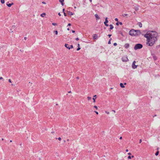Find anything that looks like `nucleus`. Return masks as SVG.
I'll return each mask as SVG.
<instances>
[{"label":"nucleus","instance_id":"obj_22","mask_svg":"<svg viewBox=\"0 0 160 160\" xmlns=\"http://www.w3.org/2000/svg\"><path fill=\"white\" fill-rule=\"evenodd\" d=\"M46 15V13H43L41 14L40 16L41 17H44V15Z\"/></svg>","mask_w":160,"mask_h":160},{"label":"nucleus","instance_id":"obj_11","mask_svg":"<svg viewBox=\"0 0 160 160\" xmlns=\"http://www.w3.org/2000/svg\"><path fill=\"white\" fill-rule=\"evenodd\" d=\"M68 14L70 16H72L73 15V13L72 12H71L69 11H68Z\"/></svg>","mask_w":160,"mask_h":160},{"label":"nucleus","instance_id":"obj_33","mask_svg":"<svg viewBox=\"0 0 160 160\" xmlns=\"http://www.w3.org/2000/svg\"><path fill=\"white\" fill-rule=\"evenodd\" d=\"M115 21H117V22H118V19L117 18H115Z\"/></svg>","mask_w":160,"mask_h":160},{"label":"nucleus","instance_id":"obj_52","mask_svg":"<svg viewBox=\"0 0 160 160\" xmlns=\"http://www.w3.org/2000/svg\"><path fill=\"white\" fill-rule=\"evenodd\" d=\"M78 47H80V44H78Z\"/></svg>","mask_w":160,"mask_h":160},{"label":"nucleus","instance_id":"obj_13","mask_svg":"<svg viewBox=\"0 0 160 160\" xmlns=\"http://www.w3.org/2000/svg\"><path fill=\"white\" fill-rule=\"evenodd\" d=\"M138 7H139L138 5H137V6H135L134 8L136 11H137L138 10V9H139Z\"/></svg>","mask_w":160,"mask_h":160},{"label":"nucleus","instance_id":"obj_24","mask_svg":"<svg viewBox=\"0 0 160 160\" xmlns=\"http://www.w3.org/2000/svg\"><path fill=\"white\" fill-rule=\"evenodd\" d=\"M1 2L3 4L5 2L4 0H1Z\"/></svg>","mask_w":160,"mask_h":160},{"label":"nucleus","instance_id":"obj_14","mask_svg":"<svg viewBox=\"0 0 160 160\" xmlns=\"http://www.w3.org/2000/svg\"><path fill=\"white\" fill-rule=\"evenodd\" d=\"M136 33H138V35L140 34H141V32L139 30H136Z\"/></svg>","mask_w":160,"mask_h":160},{"label":"nucleus","instance_id":"obj_27","mask_svg":"<svg viewBox=\"0 0 160 160\" xmlns=\"http://www.w3.org/2000/svg\"><path fill=\"white\" fill-rule=\"evenodd\" d=\"M52 24L54 26H56V25H57V23H52Z\"/></svg>","mask_w":160,"mask_h":160},{"label":"nucleus","instance_id":"obj_9","mask_svg":"<svg viewBox=\"0 0 160 160\" xmlns=\"http://www.w3.org/2000/svg\"><path fill=\"white\" fill-rule=\"evenodd\" d=\"M95 17L96 18V19L97 20H98L100 19V18L98 16V15L97 14H96L95 15Z\"/></svg>","mask_w":160,"mask_h":160},{"label":"nucleus","instance_id":"obj_17","mask_svg":"<svg viewBox=\"0 0 160 160\" xmlns=\"http://www.w3.org/2000/svg\"><path fill=\"white\" fill-rule=\"evenodd\" d=\"M134 157V156L133 155H132L131 156H129L128 157V159H131V158H133Z\"/></svg>","mask_w":160,"mask_h":160},{"label":"nucleus","instance_id":"obj_50","mask_svg":"<svg viewBox=\"0 0 160 160\" xmlns=\"http://www.w3.org/2000/svg\"><path fill=\"white\" fill-rule=\"evenodd\" d=\"M128 154L130 155H131V153L130 152H129L128 153Z\"/></svg>","mask_w":160,"mask_h":160},{"label":"nucleus","instance_id":"obj_32","mask_svg":"<svg viewBox=\"0 0 160 160\" xmlns=\"http://www.w3.org/2000/svg\"><path fill=\"white\" fill-rule=\"evenodd\" d=\"M113 45L114 46H116L117 45V43L116 42H115L113 43Z\"/></svg>","mask_w":160,"mask_h":160},{"label":"nucleus","instance_id":"obj_3","mask_svg":"<svg viewBox=\"0 0 160 160\" xmlns=\"http://www.w3.org/2000/svg\"><path fill=\"white\" fill-rule=\"evenodd\" d=\"M142 45L140 43H138L136 44L134 47V49L135 50H136L138 49H141L142 48Z\"/></svg>","mask_w":160,"mask_h":160},{"label":"nucleus","instance_id":"obj_30","mask_svg":"<svg viewBox=\"0 0 160 160\" xmlns=\"http://www.w3.org/2000/svg\"><path fill=\"white\" fill-rule=\"evenodd\" d=\"M136 63V61H134L133 62V63H132V64H133V66L134 65V64H135Z\"/></svg>","mask_w":160,"mask_h":160},{"label":"nucleus","instance_id":"obj_15","mask_svg":"<svg viewBox=\"0 0 160 160\" xmlns=\"http://www.w3.org/2000/svg\"><path fill=\"white\" fill-rule=\"evenodd\" d=\"M93 97L95 98H92V99L93 100V102H95V99L96 98V97H97L96 95H94L93 96Z\"/></svg>","mask_w":160,"mask_h":160},{"label":"nucleus","instance_id":"obj_19","mask_svg":"<svg viewBox=\"0 0 160 160\" xmlns=\"http://www.w3.org/2000/svg\"><path fill=\"white\" fill-rule=\"evenodd\" d=\"M119 24L121 25H122V22H117L116 23V25L117 26H118L119 25Z\"/></svg>","mask_w":160,"mask_h":160},{"label":"nucleus","instance_id":"obj_28","mask_svg":"<svg viewBox=\"0 0 160 160\" xmlns=\"http://www.w3.org/2000/svg\"><path fill=\"white\" fill-rule=\"evenodd\" d=\"M54 32L55 33V34H56V35H57L58 34V32L57 31V30L55 31H54Z\"/></svg>","mask_w":160,"mask_h":160},{"label":"nucleus","instance_id":"obj_53","mask_svg":"<svg viewBox=\"0 0 160 160\" xmlns=\"http://www.w3.org/2000/svg\"><path fill=\"white\" fill-rule=\"evenodd\" d=\"M76 78L78 79H79V77H76Z\"/></svg>","mask_w":160,"mask_h":160},{"label":"nucleus","instance_id":"obj_4","mask_svg":"<svg viewBox=\"0 0 160 160\" xmlns=\"http://www.w3.org/2000/svg\"><path fill=\"white\" fill-rule=\"evenodd\" d=\"M122 60L123 62H127L129 60L128 58V57L127 55L125 56L122 57Z\"/></svg>","mask_w":160,"mask_h":160},{"label":"nucleus","instance_id":"obj_10","mask_svg":"<svg viewBox=\"0 0 160 160\" xmlns=\"http://www.w3.org/2000/svg\"><path fill=\"white\" fill-rule=\"evenodd\" d=\"M13 4V3H9V2H8L7 3V6L8 7H11L12 5Z\"/></svg>","mask_w":160,"mask_h":160},{"label":"nucleus","instance_id":"obj_45","mask_svg":"<svg viewBox=\"0 0 160 160\" xmlns=\"http://www.w3.org/2000/svg\"><path fill=\"white\" fill-rule=\"evenodd\" d=\"M71 25V24L70 23L68 24V26H70Z\"/></svg>","mask_w":160,"mask_h":160},{"label":"nucleus","instance_id":"obj_58","mask_svg":"<svg viewBox=\"0 0 160 160\" xmlns=\"http://www.w3.org/2000/svg\"><path fill=\"white\" fill-rule=\"evenodd\" d=\"M54 132H51V133H54Z\"/></svg>","mask_w":160,"mask_h":160},{"label":"nucleus","instance_id":"obj_40","mask_svg":"<svg viewBox=\"0 0 160 160\" xmlns=\"http://www.w3.org/2000/svg\"><path fill=\"white\" fill-rule=\"evenodd\" d=\"M142 142V139H140V140H139V143H140Z\"/></svg>","mask_w":160,"mask_h":160},{"label":"nucleus","instance_id":"obj_61","mask_svg":"<svg viewBox=\"0 0 160 160\" xmlns=\"http://www.w3.org/2000/svg\"><path fill=\"white\" fill-rule=\"evenodd\" d=\"M126 84V83H124V85H125Z\"/></svg>","mask_w":160,"mask_h":160},{"label":"nucleus","instance_id":"obj_12","mask_svg":"<svg viewBox=\"0 0 160 160\" xmlns=\"http://www.w3.org/2000/svg\"><path fill=\"white\" fill-rule=\"evenodd\" d=\"M137 66H138V65H135V64H134L133 66V64H132V68L133 69H134L137 68Z\"/></svg>","mask_w":160,"mask_h":160},{"label":"nucleus","instance_id":"obj_55","mask_svg":"<svg viewBox=\"0 0 160 160\" xmlns=\"http://www.w3.org/2000/svg\"><path fill=\"white\" fill-rule=\"evenodd\" d=\"M3 79V78L2 77H1L0 78V80L2 79Z\"/></svg>","mask_w":160,"mask_h":160},{"label":"nucleus","instance_id":"obj_29","mask_svg":"<svg viewBox=\"0 0 160 160\" xmlns=\"http://www.w3.org/2000/svg\"><path fill=\"white\" fill-rule=\"evenodd\" d=\"M128 15L127 14H123L122 15V16L124 17H125V16H126L127 15Z\"/></svg>","mask_w":160,"mask_h":160},{"label":"nucleus","instance_id":"obj_25","mask_svg":"<svg viewBox=\"0 0 160 160\" xmlns=\"http://www.w3.org/2000/svg\"><path fill=\"white\" fill-rule=\"evenodd\" d=\"M112 40V38H110V39H109V41H108V44H110L111 43V41Z\"/></svg>","mask_w":160,"mask_h":160},{"label":"nucleus","instance_id":"obj_41","mask_svg":"<svg viewBox=\"0 0 160 160\" xmlns=\"http://www.w3.org/2000/svg\"><path fill=\"white\" fill-rule=\"evenodd\" d=\"M77 41H78L79 40L78 38H76V39H75Z\"/></svg>","mask_w":160,"mask_h":160},{"label":"nucleus","instance_id":"obj_21","mask_svg":"<svg viewBox=\"0 0 160 160\" xmlns=\"http://www.w3.org/2000/svg\"><path fill=\"white\" fill-rule=\"evenodd\" d=\"M110 30H112L113 28V25L112 24H111L110 25Z\"/></svg>","mask_w":160,"mask_h":160},{"label":"nucleus","instance_id":"obj_18","mask_svg":"<svg viewBox=\"0 0 160 160\" xmlns=\"http://www.w3.org/2000/svg\"><path fill=\"white\" fill-rule=\"evenodd\" d=\"M120 86L122 88H124L125 87V86L123 84L121 83H120Z\"/></svg>","mask_w":160,"mask_h":160},{"label":"nucleus","instance_id":"obj_62","mask_svg":"<svg viewBox=\"0 0 160 160\" xmlns=\"http://www.w3.org/2000/svg\"><path fill=\"white\" fill-rule=\"evenodd\" d=\"M12 142V140H11L10 141V142Z\"/></svg>","mask_w":160,"mask_h":160},{"label":"nucleus","instance_id":"obj_46","mask_svg":"<svg viewBox=\"0 0 160 160\" xmlns=\"http://www.w3.org/2000/svg\"><path fill=\"white\" fill-rule=\"evenodd\" d=\"M64 11H65V9L64 8H63V9H62V12H64Z\"/></svg>","mask_w":160,"mask_h":160},{"label":"nucleus","instance_id":"obj_20","mask_svg":"<svg viewBox=\"0 0 160 160\" xmlns=\"http://www.w3.org/2000/svg\"><path fill=\"white\" fill-rule=\"evenodd\" d=\"M138 25L140 28L142 27V24L141 22H138Z\"/></svg>","mask_w":160,"mask_h":160},{"label":"nucleus","instance_id":"obj_39","mask_svg":"<svg viewBox=\"0 0 160 160\" xmlns=\"http://www.w3.org/2000/svg\"><path fill=\"white\" fill-rule=\"evenodd\" d=\"M94 112H95L97 114H98V112L97 111H95Z\"/></svg>","mask_w":160,"mask_h":160},{"label":"nucleus","instance_id":"obj_60","mask_svg":"<svg viewBox=\"0 0 160 160\" xmlns=\"http://www.w3.org/2000/svg\"><path fill=\"white\" fill-rule=\"evenodd\" d=\"M159 148H157V150H158H158Z\"/></svg>","mask_w":160,"mask_h":160},{"label":"nucleus","instance_id":"obj_31","mask_svg":"<svg viewBox=\"0 0 160 160\" xmlns=\"http://www.w3.org/2000/svg\"><path fill=\"white\" fill-rule=\"evenodd\" d=\"M94 107L97 110L98 109V107L96 106H94Z\"/></svg>","mask_w":160,"mask_h":160},{"label":"nucleus","instance_id":"obj_34","mask_svg":"<svg viewBox=\"0 0 160 160\" xmlns=\"http://www.w3.org/2000/svg\"><path fill=\"white\" fill-rule=\"evenodd\" d=\"M58 140H59V141H61V138H60V137H59L58 138Z\"/></svg>","mask_w":160,"mask_h":160},{"label":"nucleus","instance_id":"obj_26","mask_svg":"<svg viewBox=\"0 0 160 160\" xmlns=\"http://www.w3.org/2000/svg\"><path fill=\"white\" fill-rule=\"evenodd\" d=\"M87 98L88 100H89L91 99V97H88Z\"/></svg>","mask_w":160,"mask_h":160},{"label":"nucleus","instance_id":"obj_57","mask_svg":"<svg viewBox=\"0 0 160 160\" xmlns=\"http://www.w3.org/2000/svg\"><path fill=\"white\" fill-rule=\"evenodd\" d=\"M119 139H122V137H120V138H119Z\"/></svg>","mask_w":160,"mask_h":160},{"label":"nucleus","instance_id":"obj_5","mask_svg":"<svg viewBox=\"0 0 160 160\" xmlns=\"http://www.w3.org/2000/svg\"><path fill=\"white\" fill-rule=\"evenodd\" d=\"M65 46L68 49H70V48H73V46L72 45H71L69 46V45L68 44H65Z\"/></svg>","mask_w":160,"mask_h":160},{"label":"nucleus","instance_id":"obj_37","mask_svg":"<svg viewBox=\"0 0 160 160\" xmlns=\"http://www.w3.org/2000/svg\"><path fill=\"white\" fill-rule=\"evenodd\" d=\"M63 14H64V16H67V14H66L65 12H63Z\"/></svg>","mask_w":160,"mask_h":160},{"label":"nucleus","instance_id":"obj_47","mask_svg":"<svg viewBox=\"0 0 160 160\" xmlns=\"http://www.w3.org/2000/svg\"><path fill=\"white\" fill-rule=\"evenodd\" d=\"M58 15L59 16H61V14L60 13V12H59L58 13Z\"/></svg>","mask_w":160,"mask_h":160},{"label":"nucleus","instance_id":"obj_43","mask_svg":"<svg viewBox=\"0 0 160 160\" xmlns=\"http://www.w3.org/2000/svg\"><path fill=\"white\" fill-rule=\"evenodd\" d=\"M72 33H74L75 32V31L74 30H72Z\"/></svg>","mask_w":160,"mask_h":160},{"label":"nucleus","instance_id":"obj_38","mask_svg":"<svg viewBox=\"0 0 160 160\" xmlns=\"http://www.w3.org/2000/svg\"><path fill=\"white\" fill-rule=\"evenodd\" d=\"M108 37L109 38H110L111 36H112V35L111 34H108Z\"/></svg>","mask_w":160,"mask_h":160},{"label":"nucleus","instance_id":"obj_54","mask_svg":"<svg viewBox=\"0 0 160 160\" xmlns=\"http://www.w3.org/2000/svg\"><path fill=\"white\" fill-rule=\"evenodd\" d=\"M126 152H128V149H127L126 150Z\"/></svg>","mask_w":160,"mask_h":160},{"label":"nucleus","instance_id":"obj_1","mask_svg":"<svg viewBox=\"0 0 160 160\" xmlns=\"http://www.w3.org/2000/svg\"><path fill=\"white\" fill-rule=\"evenodd\" d=\"M144 37L147 39V45L150 46H152L157 40V35L153 32L147 33Z\"/></svg>","mask_w":160,"mask_h":160},{"label":"nucleus","instance_id":"obj_59","mask_svg":"<svg viewBox=\"0 0 160 160\" xmlns=\"http://www.w3.org/2000/svg\"><path fill=\"white\" fill-rule=\"evenodd\" d=\"M67 29L68 30H69V28H68Z\"/></svg>","mask_w":160,"mask_h":160},{"label":"nucleus","instance_id":"obj_48","mask_svg":"<svg viewBox=\"0 0 160 160\" xmlns=\"http://www.w3.org/2000/svg\"><path fill=\"white\" fill-rule=\"evenodd\" d=\"M106 113H107V114H109V112H106Z\"/></svg>","mask_w":160,"mask_h":160},{"label":"nucleus","instance_id":"obj_42","mask_svg":"<svg viewBox=\"0 0 160 160\" xmlns=\"http://www.w3.org/2000/svg\"><path fill=\"white\" fill-rule=\"evenodd\" d=\"M15 28V26L13 25L12 26V28Z\"/></svg>","mask_w":160,"mask_h":160},{"label":"nucleus","instance_id":"obj_7","mask_svg":"<svg viewBox=\"0 0 160 160\" xmlns=\"http://www.w3.org/2000/svg\"><path fill=\"white\" fill-rule=\"evenodd\" d=\"M129 47V44L128 43H127L125 44L124 45V47L126 48H128Z\"/></svg>","mask_w":160,"mask_h":160},{"label":"nucleus","instance_id":"obj_8","mask_svg":"<svg viewBox=\"0 0 160 160\" xmlns=\"http://www.w3.org/2000/svg\"><path fill=\"white\" fill-rule=\"evenodd\" d=\"M98 38V36L96 34H94L93 36V39L94 40L97 39Z\"/></svg>","mask_w":160,"mask_h":160},{"label":"nucleus","instance_id":"obj_2","mask_svg":"<svg viewBox=\"0 0 160 160\" xmlns=\"http://www.w3.org/2000/svg\"><path fill=\"white\" fill-rule=\"evenodd\" d=\"M136 30L134 29H132L129 31V34L132 36H137L138 35V34L136 33Z\"/></svg>","mask_w":160,"mask_h":160},{"label":"nucleus","instance_id":"obj_64","mask_svg":"<svg viewBox=\"0 0 160 160\" xmlns=\"http://www.w3.org/2000/svg\"><path fill=\"white\" fill-rule=\"evenodd\" d=\"M89 1L90 2H91L92 1V0H89Z\"/></svg>","mask_w":160,"mask_h":160},{"label":"nucleus","instance_id":"obj_56","mask_svg":"<svg viewBox=\"0 0 160 160\" xmlns=\"http://www.w3.org/2000/svg\"><path fill=\"white\" fill-rule=\"evenodd\" d=\"M68 92V93H71V91H69Z\"/></svg>","mask_w":160,"mask_h":160},{"label":"nucleus","instance_id":"obj_36","mask_svg":"<svg viewBox=\"0 0 160 160\" xmlns=\"http://www.w3.org/2000/svg\"><path fill=\"white\" fill-rule=\"evenodd\" d=\"M8 82H10V83H11L12 82H11V80L10 79H9L8 80Z\"/></svg>","mask_w":160,"mask_h":160},{"label":"nucleus","instance_id":"obj_63","mask_svg":"<svg viewBox=\"0 0 160 160\" xmlns=\"http://www.w3.org/2000/svg\"><path fill=\"white\" fill-rule=\"evenodd\" d=\"M2 140H4V139L3 138H2Z\"/></svg>","mask_w":160,"mask_h":160},{"label":"nucleus","instance_id":"obj_6","mask_svg":"<svg viewBox=\"0 0 160 160\" xmlns=\"http://www.w3.org/2000/svg\"><path fill=\"white\" fill-rule=\"evenodd\" d=\"M108 22V18L106 17L105 18V21L104 22V24L107 27H108V25L107 24V23Z\"/></svg>","mask_w":160,"mask_h":160},{"label":"nucleus","instance_id":"obj_16","mask_svg":"<svg viewBox=\"0 0 160 160\" xmlns=\"http://www.w3.org/2000/svg\"><path fill=\"white\" fill-rule=\"evenodd\" d=\"M64 1V0H59V2L61 3V4L62 6H63L64 5L63 3Z\"/></svg>","mask_w":160,"mask_h":160},{"label":"nucleus","instance_id":"obj_44","mask_svg":"<svg viewBox=\"0 0 160 160\" xmlns=\"http://www.w3.org/2000/svg\"><path fill=\"white\" fill-rule=\"evenodd\" d=\"M24 40H27V37H25L24 38Z\"/></svg>","mask_w":160,"mask_h":160},{"label":"nucleus","instance_id":"obj_49","mask_svg":"<svg viewBox=\"0 0 160 160\" xmlns=\"http://www.w3.org/2000/svg\"><path fill=\"white\" fill-rule=\"evenodd\" d=\"M42 3L43 4H46V2H42Z\"/></svg>","mask_w":160,"mask_h":160},{"label":"nucleus","instance_id":"obj_23","mask_svg":"<svg viewBox=\"0 0 160 160\" xmlns=\"http://www.w3.org/2000/svg\"><path fill=\"white\" fill-rule=\"evenodd\" d=\"M159 152L158 151L156 152L155 153V155L156 156H158L159 154Z\"/></svg>","mask_w":160,"mask_h":160},{"label":"nucleus","instance_id":"obj_51","mask_svg":"<svg viewBox=\"0 0 160 160\" xmlns=\"http://www.w3.org/2000/svg\"><path fill=\"white\" fill-rule=\"evenodd\" d=\"M112 111L114 113L115 112V111L114 110H112Z\"/></svg>","mask_w":160,"mask_h":160},{"label":"nucleus","instance_id":"obj_35","mask_svg":"<svg viewBox=\"0 0 160 160\" xmlns=\"http://www.w3.org/2000/svg\"><path fill=\"white\" fill-rule=\"evenodd\" d=\"M80 47H78V48L77 49V51H79L80 50Z\"/></svg>","mask_w":160,"mask_h":160}]
</instances>
